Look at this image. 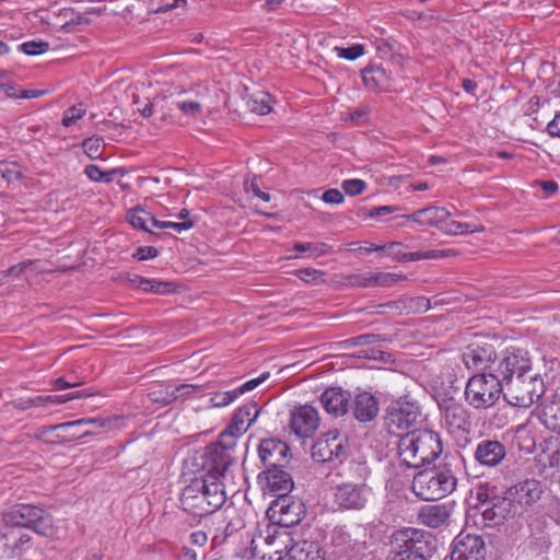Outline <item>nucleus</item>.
<instances>
[{
    "instance_id": "obj_1",
    "label": "nucleus",
    "mask_w": 560,
    "mask_h": 560,
    "mask_svg": "<svg viewBox=\"0 0 560 560\" xmlns=\"http://www.w3.org/2000/svg\"><path fill=\"white\" fill-rule=\"evenodd\" d=\"M205 476L197 477L187 485L180 497L183 510L196 517H203L220 509L226 495L223 490V480L228 478L229 470L223 476H217L210 470L209 458H205Z\"/></svg>"
},
{
    "instance_id": "obj_2",
    "label": "nucleus",
    "mask_w": 560,
    "mask_h": 560,
    "mask_svg": "<svg viewBox=\"0 0 560 560\" xmlns=\"http://www.w3.org/2000/svg\"><path fill=\"white\" fill-rule=\"evenodd\" d=\"M260 410L255 401L241 406L233 415L230 424L220 433L218 442L207 446L205 458H209L210 470L217 476H223L233 458L229 451L233 450L237 440L256 421Z\"/></svg>"
},
{
    "instance_id": "obj_3",
    "label": "nucleus",
    "mask_w": 560,
    "mask_h": 560,
    "mask_svg": "<svg viewBox=\"0 0 560 560\" xmlns=\"http://www.w3.org/2000/svg\"><path fill=\"white\" fill-rule=\"evenodd\" d=\"M389 546L393 560H440L436 538L423 529L404 527L395 530Z\"/></svg>"
},
{
    "instance_id": "obj_4",
    "label": "nucleus",
    "mask_w": 560,
    "mask_h": 560,
    "mask_svg": "<svg viewBox=\"0 0 560 560\" xmlns=\"http://www.w3.org/2000/svg\"><path fill=\"white\" fill-rule=\"evenodd\" d=\"M442 451L441 436L431 430H417L401 434L398 442L400 460L409 468H420L432 463L440 457Z\"/></svg>"
},
{
    "instance_id": "obj_5",
    "label": "nucleus",
    "mask_w": 560,
    "mask_h": 560,
    "mask_svg": "<svg viewBox=\"0 0 560 560\" xmlns=\"http://www.w3.org/2000/svg\"><path fill=\"white\" fill-rule=\"evenodd\" d=\"M456 487V469L447 458L432 468L420 470L411 482L415 495L424 501L441 500L453 493Z\"/></svg>"
},
{
    "instance_id": "obj_6",
    "label": "nucleus",
    "mask_w": 560,
    "mask_h": 560,
    "mask_svg": "<svg viewBox=\"0 0 560 560\" xmlns=\"http://www.w3.org/2000/svg\"><path fill=\"white\" fill-rule=\"evenodd\" d=\"M504 384L494 373H476L468 378L465 386L467 404L477 410L493 407L503 396Z\"/></svg>"
},
{
    "instance_id": "obj_7",
    "label": "nucleus",
    "mask_w": 560,
    "mask_h": 560,
    "mask_svg": "<svg viewBox=\"0 0 560 560\" xmlns=\"http://www.w3.org/2000/svg\"><path fill=\"white\" fill-rule=\"evenodd\" d=\"M504 400L516 407L527 408L537 401L545 393L542 378L530 372L515 376L504 384Z\"/></svg>"
},
{
    "instance_id": "obj_8",
    "label": "nucleus",
    "mask_w": 560,
    "mask_h": 560,
    "mask_svg": "<svg viewBox=\"0 0 560 560\" xmlns=\"http://www.w3.org/2000/svg\"><path fill=\"white\" fill-rule=\"evenodd\" d=\"M4 514L8 522L22 526L26 532L32 529L42 536H51L55 533L52 516L39 506L18 504Z\"/></svg>"
},
{
    "instance_id": "obj_9",
    "label": "nucleus",
    "mask_w": 560,
    "mask_h": 560,
    "mask_svg": "<svg viewBox=\"0 0 560 560\" xmlns=\"http://www.w3.org/2000/svg\"><path fill=\"white\" fill-rule=\"evenodd\" d=\"M372 498V488L364 482L346 481L334 489V504L338 511H362Z\"/></svg>"
},
{
    "instance_id": "obj_10",
    "label": "nucleus",
    "mask_w": 560,
    "mask_h": 560,
    "mask_svg": "<svg viewBox=\"0 0 560 560\" xmlns=\"http://www.w3.org/2000/svg\"><path fill=\"white\" fill-rule=\"evenodd\" d=\"M2 520L3 522L0 524V557L14 559L26 551L32 538L22 526L8 522L5 514Z\"/></svg>"
},
{
    "instance_id": "obj_11",
    "label": "nucleus",
    "mask_w": 560,
    "mask_h": 560,
    "mask_svg": "<svg viewBox=\"0 0 560 560\" xmlns=\"http://www.w3.org/2000/svg\"><path fill=\"white\" fill-rule=\"evenodd\" d=\"M460 358L467 369L477 373H494L499 359L494 346L483 340L467 346Z\"/></svg>"
},
{
    "instance_id": "obj_12",
    "label": "nucleus",
    "mask_w": 560,
    "mask_h": 560,
    "mask_svg": "<svg viewBox=\"0 0 560 560\" xmlns=\"http://www.w3.org/2000/svg\"><path fill=\"white\" fill-rule=\"evenodd\" d=\"M438 405L442 413V423L448 433L463 435L470 431V413L463 404L453 397H443L438 400Z\"/></svg>"
},
{
    "instance_id": "obj_13",
    "label": "nucleus",
    "mask_w": 560,
    "mask_h": 560,
    "mask_svg": "<svg viewBox=\"0 0 560 560\" xmlns=\"http://www.w3.org/2000/svg\"><path fill=\"white\" fill-rule=\"evenodd\" d=\"M419 417L420 408L416 402L399 398L387 407L385 422L390 433L400 435L398 431L411 428Z\"/></svg>"
},
{
    "instance_id": "obj_14",
    "label": "nucleus",
    "mask_w": 560,
    "mask_h": 560,
    "mask_svg": "<svg viewBox=\"0 0 560 560\" xmlns=\"http://www.w3.org/2000/svg\"><path fill=\"white\" fill-rule=\"evenodd\" d=\"M268 514L282 527L298 525L305 516L304 503L292 495H279L268 509Z\"/></svg>"
},
{
    "instance_id": "obj_15",
    "label": "nucleus",
    "mask_w": 560,
    "mask_h": 560,
    "mask_svg": "<svg viewBox=\"0 0 560 560\" xmlns=\"http://www.w3.org/2000/svg\"><path fill=\"white\" fill-rule=\"evenodd\" d=\"M327 546L332 560H352L362 550V544L352 538L346 525H337L331 529Z\"/></svg>"
},
{
    "instance_id": "obj_16",
    "label": "nucleus",
    "mask_w": 560,
    "mask_h": 560,
    "mask_svg": "<svg viewBox=\"0 0 560 560\" xmlns=\"http://www.w3.org/2000/svg\"><path fill=\"white\" fill-rule=\"evenodd\" d=\"M530 372L533 371L529 359L523 354V351L521 349L509 348L503 352L502 357L498 359L494 374L498 375L503 384H506L509 380Z\"/></svg>"
},
{
    "instance_id": "obj_17",
    "label": "nucleus",
    "mask_w": 560,
    "mask_h": 560,
    "mask_svg": "<svg viewBox=\"0 0 560 560\" xmlns=\"http://www.w3.org/2000/svg\"><path fill=\"white\" fill-rule=\"evenodd\" d=\"M485 540L479 535L459 534L453 541L451 560H486Z\"/></svg>"
},
{
    "instance_id": "obj_18",
    "label": "nucleus",
    "mask_w": 560,
    "mask_h": 560,
    "mask_svg": "<svg viewBox=\"0 0 560 560\" xmlns=\"http://www.w3.org/2000/svg\"><path fill=\"white\" fill-rule=\"evenodd\" d=\"M319 427L318 411L310 406L302 405L291 411L290 428L299 438H311Z\"/></svg>"
},
{
    "instance_id": "obj_19",
    "label": "nucleus",
    "mask_w": 560,
    "mask_h": 560,
    "mask_svg": "<svg viewBox=\"0 0 560 560\" xmlns=\"http://www.w3.org/2000/svg\"><path fill=\"white\" fill-rule=\"evenodd\" d=\"M517 514V505L505 492L503 497L481 509L483 526L497 527Z\"/></svg>"
},
{
    "instance_id": "obj_20",
    "label": "nucleus",
    "mask_w": 560,
    "mask_h": 560,
    "mask_svg": "<svg viewBox=\"0 0 560 560\" xmlns=\"http://www.w3.org/2000/svg\"><path fill=\"white\" fill-rule=\"evenodd\" d=\"M345 454L343 441L335 432L319 436L312 446V457L318 463H330Z\"/></svg>"
},
{
    "instance_id": "obj_21",
    "label": "nucleus",
    "mask_w": 560,
    "mask_h": 560,
    "mask_svg": "<svg viewBox=\"0 0 560 560\" xmlns=\"http://www.w3.org/2000/svg\"><path fill=\"white\" fill-rule=\"evenodd\" d=\"M258 455L266 469L284 466L290 455L289 445L278 439H265L260 441Z\"/></svg>"
},
{
    "instance_id": "obj_22",
    "label": "nucleus",
    "mask_w": 560,
    "mask_h": 560,
    "mask_svg": "<svg viewBox=\"0 0 560 560\" xmlns=\"http://www.w3.org/2000/svg\"><path fill=\"white\" fill-rule=\"evenodd\" d=\"M506 456V448L498 440H481L474 452L475 460L481 466L497 467Z\"/></svg>"
},
{
    "instance_id": "obj_23",
    "label": "nucleus",
    "mask_w": 560,
    "mask_h": 560,
    "mask_svg": "<svg viewBox=\"0 0 560 560\" xmlns=\"http://www.w3.org/2000/svg\"><path fill=\"white\" fill-rule=\"evenodd\" d=\"M505 492L516 505L530 506L540 499L542 487L540 481L527 479L509 488Z\"/></svg>"
},
{
    "instance_id": "obj_24",
    "label": "nucleus",
    "mask_w": 560,
    "mask_h": 560,
    "mask_svg": "<svg viewBox=\"0 0 560 560\" xmlns=\"http://www.w3.org/2000/svg\"><path fill=\"white\" fill-rule=\"evenodd\" d=\"M351 395L340 387L326 388L320 395L324 409L335 417L345 416L349 410Z\"/></svg>"
},
{
    "instance_id": "obj_25",
    "label": "nucleus",
    "mask_w": 560,
    "mask_h": 560,
    "mask_svg": "<svg viewBox=\"0 0 560 560\" xmlns=\"http://www.w3.org/2000/svg\"><path fill=\"white\" fill-rule=\"evenodd\" d=\"M451 509L447 504H428L418 511V521L420 524L430 528H440L448 524Z\"/></svg>"
},
{
    "instance_id": "obj_26",
    "label": "nucleus",
    "mask_w": 560,
    "mask_h": 560,
    "mask_svg": "<svg viewBox=\"0 0 560 560\" xmlns=\"http://www.w3.org/2000/svg\"><path fill=\"white\" fill-rule=\"evenodd\" d=\"M283 467L269 468L262 472L269 491L277 498L279 495H289L294 486L291 475Z\"/></svg>"
},
{
    "instance_id": "obj_27",
    "label": "nucleus",
    "mask_w": 560,
    "mask_h": 560,
    "mask_svg": "<svg viewBox=\"0 0 560 560\" xmlns=\"http://www.w3.org/2000/svg\"><path fill=\"white\" fill-rule=\"evenodd\" d=\"M362 79L368 90L386 91L390 88L392 78L386 70L377 65H370L362 70Z\"/></svg>"
},
{
    "instance_id": "obj_28",
    "label": "nucleus",
    "mask_w": 560,
    "mask_h": 560,
    "mask_svg": "<svg viewBox=\"0 0 560 560\" xmlns=\"http://www.w3.org/2000/svg\"><path fill=\"white\" fill-rule=\"evenodd\" d=\"M352 411L357 420L361 422L371 421L378 413V401L372 394L363 392L355 396Z\"/></svg>"
},
{
    "instance_id": "obj_29",
    "label": "nucleus",
    "mask_w": 560,
    "mask_h": 560,
    "mask_svg": "<svg viewBox=\"0 0 560 560\" xmlns=\"http://www.w3.org/2000/svg\"><path fill=\"white\" fill-rule=\"evenodd\" d=\"M451 217V213L443 207H427L406 215L408 220H412L421 226H439L444 219Z\"/></svg>"
},
{
    "instance_id": "obj_30",
    "label": "nucleus",
    "mask_w": 560,
    "mask_h": 560,
    "mask_svg": "<svg viewBox=\"0 0 560 560\" xmlns=\"http://www.w3.org/2000/svg\"><path fill=\"white\" fill-rule=\"evenodd\" d=\"M127 282L131 288L141 290L143 292L168 294L175 291V285L173 282L148 279L138 275L128 276Z\"/></svg>"
},
{
    "instance_id": "obj_31",
    "label": "nucleus",
    "mask_w": 560,
    "mask_h": 560,
    "mask_svg": "<svg viewBox=\"0 0 560 560\" xmlns=\"http://www.w3.org/2000/svg\"><path fill=\"white\" fill-rule=\"evenodd\" d=\"M352 284L361 285V287H389L393 283L401 281L405 279V276L390 273V272H378V273H369L365 276H354Z\"/></svg>"
},
{
    "instance_id": "obj_32",
    "label": "nucleus",
    "mask_w": 560,
    "mask_h": 560,
    "mask_svg": "<svg viewBox=\"0 0 560 560\" xmlns=\"http://www.w3.org/2000/svg\"><path fill=\"white\" fill-rule=\"evenodd\" d=\"M106 420L105 419H102V418H82V419H79V420H74V421H70V422H63V423H59V424H56V425H48V427H43L40 429H38V431L35 433V438L37 440H42L44 441L45 440V436L47 433L49 432H52V431H69L71 429H74L77 427H83V425H86V424H96L98 427H104L106 424Z\"/></svg>"
},
{
    "instance_id": "obj_33",
    "label": "nucleus",
    "mask_w": 560,
    "mask_h": 560,
    "mask_svg": "<svg viewBox=\"0 0 560 560\" xmlns=\"http://www.w3.org/2000/svg\"><path fill=\"white\" fill-rule=\"evenodd\" d=\"M272 96L265 91H257L248 96L247 107L258 115H267L271 112Z\"/></svg>"
},
{
    "instance_id": "obj_34",
    "label": "nucleus",
    "mask_w": 560,
    "mask_h": 560,
    "mask_svg": "<svg viewBox=\"0 0 560 560\" xmlns=\"http://www.w3.org/2000/svg\"><path fill=\"white\" fill-rule=\"evenodd\" d=\"M439 229L445 234L450 235H463L468 233L480 232L483 230V226L471 225L469 223L451 220L450 217L444 219V222L441 223Z\"/></svg>"
},
{
    "instance_id": "obj_35",
    "label": "nucleus",
    "mask_w": 560,
    "mask_h": 560,
    "mask_svg": "<svg viewBox=\"0 0 560 560\" xmlns=\"http://www.w3.org/2000/svg\"><path fill=\"white\" fill-rule=\"evenodd\" d=\"M501 497L502 495L499 493L497 486L492 485L491 482H480L476 487V500L478 501V508L480 510L493 501H497Z\"/></svg>"
},
{
    "instance_id": "obj_36",
    "label": "nucleus",
    "mask_w": 560,
    "mask_h": 560,
    "mask_svg": "<svg viewBox=\"0 0 560 560\" xmlns=\"http://www.w3.org/2000/svg\"><path fill=\"white\" fill-rule=\"evenodd\" d=\"M541 421L549 430L560 434V402L553 401L542 410Z\"/></svg>"
},
{
    "instance_id": "obj_37",
    "label": "nucleus",
    "mask_w": 560,
    "mask_h": 560,
    "mask_svg": "<svg viewBox=\"0 0 560 560\" xmlns=\"http://www.w3.org/2000/svg\"><path fill=\"white\" fill-rule=\"evenodd\" d=\"M148 398L154 402L160 404L162 406H167L175 401L174 392H172L171 385H156L155 387L151 388L148 393Z\"/></svg>"
},
{
    "instance_id": "obj_38",
    "label": "nucleus",
    "mask_w": 560,
    "mask_h": 560,
    "mask_svg": "<svg viewBox=\"0 0 560 560\" xmlns=\"http://www.w3.org/2000/svg\"><path fill=\"white\" fill-rule=\"evenodd\" d=\"M149 218L150 212L139 207L129 210L127 213V220L133 228L152 233L149 225Z\"/></svg>"
},
{
    "instance_id": "obj_39",
    "label": "nucleus",
    "mask_w": 560,
    "mask_h": 560,
    "mask_svg": "<svg viewBox=\"0 0 560 560\" xmlns=\"http://www.w3.org/2000/svg\"><path fill=\"white\" fill-rule=\"evenodd\" d=\"M293 248L300 253H306L308 257H320L331 252V246L326 243H295Z\"/></svg>"
},
{
    "instance_id": "obj_40",
    "label": "nucleus",
    "mask_w": 560,
    "mask_h": 560,
    "mask_svg": "<svg viewBox=\"0 0 560 560\" xmlns=\"http://www.w3.org/2000/svg\"><path fill=\"white\" fill-rule=\"evenodd\" d=\"M456 255L457 252L454 249H431L424 252H413L409 255V260L416 261L422 259H440Z\"/></svg>"
},
{
    "instance_id": "obj_41",
    "label": "nucleus",
    "mask_w": 560,
    "mask_h": 560,
    "mask_svg": "<svg viewBox=\"0 0 560 560\" xmlns=\"http://www.w3.org/2000/svg\"><path fill=\"white\" fill-rule=\"evenodd\" d=\"M84 153L91 159V160H97L102 158L104 143L103 138L101 137H90L85 139L82 143Z\"/></svg>"
},
{
    "instance_id": "obj_42",
    "label": "nucleus",
    "mask_w": 560,
    "mask_h": 560,
    "mask_svg": "<svg viewBox=\"0 0 560 560\" xmlns=\"http://www.w3.org/2000/svg\"><path fill=\"white\" fill-rule=\"evenodd\" d=\"M295 276L307 284L325 282V272L315 268H302L295 271Z\"/></svg>"
},
{
    "instance_id": "obj_43",
    "label": "nucleus",
    "mask_w": 560,
    "mask_h": 560,
    "mask_svg": "<svg viewBox=\"0 0 560 560\" xmlns=\"http://www.w3.org/2000/svg\"><path fill=\"white\" fill-rule=\"evenodd\" d=\"M0 174L9 183L19 180L22 177L20 165L13 162H0Z\"/></svg>"
},
{
    "instance_id": "obj_44",
    "label": "nucleus",
    "mask_w": 560,
    "mask_h": 560,
    "mask_svg": "<svg viewBox=\"0 0 560 560\" xmlns=\"http://www.w3.org/2000/svg\"><path fill=\"white\" fill-rule=\"evenodd\" d=\"M84 114L85 108L82 103L73 105L63 113L62 125L65 127H70L82 118Z\"/></svg>"
},
{
    "instance_id": "obj_45",
    "label": "nucleus",
    "mask_w": 560,
    "mask_h": 560,
    "mask_svg": "<svg viewBox=\"0 0 560 560\" xmlns=\"http://www.w3.org/2000/svg\"><path fill=\"white\" fill-rule=\"evenodd\" d=\"M90 20L81 13L75 14V16L70 18L66 21L61 26L60 31L65 33H74L81 31V26L89 24Z\"/></svg>"
},
{
    "instance_id": "obj_46",
    "label": "nucleus",
    "mask_w": 560,
    "mask_h": 560,
    "mask_svg": "<svg viewBox=\"0 0 560 560\" xmlns=\"http://www.w3.org/2000/svg\"><path fill=\"white\" fill-rule=\"evenodd\" d=\"M85 175L93 182L109 183L113 179L112 173L103 172L97 165L90 164L84 168Z\"/></svg>"
},
{
    "instance_id": "obj_47",
    "label": "nucleus",
    "mask_w": 560,
    "mask_h": 560,
    "mask_svg": "<svg viewBox=\"0 0 560 560\" xmlns=\"http://www.w3.org/2000/svg\"><path fill=\"white\" fill-rule=\"evenodd\" d=\"M335 51L339 58L355 60L364 54V46L361 44H355L347 48L335 47Z\"/></svg>"
},
{
    "instance_id": "obj_48",
    "label": "nucleus",
    "mask_w": 560,
    "mask_h": 560,
    "mask_svg": "<svg viewBox=\"0 0 560 560\" xmlns=\"http://www.w3.org/2000/svg\"><path fill=\"white\" fill-rule=\"evenodd\" d=\"M238 397L236 389L229 392L215 393L211 397V404L213 407L222 408L229 406Z\"/></svg>"
},
{
    "instance_id": "obj_49",
    "label": "nucleus",
    "mask_w": 560,
    "mask_h": 560,
    "mask_svg": "<svg viewBox=\"0 0 560 560\" xmlns=\"http://www.w3.org/2000/svg\"><path fill=\"white\" fill-rule=\"evenodd\" d=\"M341 187L347 195L353 197L362 194L366 188V184L362 179L353 178L343 180Z\"/></svg>"
},
{
    "instance_id": "obj_50",
    "label": "nucleus",
    "mask_w": 560,
    "mask_h": 560,
    "mask_svg": "<svg viewBox=\"0 0 560 560\" xmlns=\"http://www.w3.org/2000/svg\"><path fill=\"white\" fill-rule=\"evenodd\" d=\"M21 50L30 56L43 54L49 49V44L43 40H30L20 46Z\"/></svg>"
},
{
    "instance_id": "obj_51",
    "label": "nucleus",
    "mask_w": 560,
    "mask_h": 560,
    "mask_svg": "<svg viewBox=\"0 0 560 560\" xmlns=\"http://www.w3.org/2000/svg\"><path fill=\"white\" fill-rule=\"evenodd\" d=\"M173 105H175L183 114L191 117L200 114L202 108L201 104L197 101H176L173 102Z\"/></svg>"
},
{
    "instance_id": "obj_52",
    "label": "nucleus",
    "mask_w": 560,
    "mask_h": 560,
    "mask_svg": "<svg viewBox=\"0 0 560 560\" xmlns=\"http://www.w3.org/2000/svg\"><path fill=\"white\" fill-rule=\"evenodd\" d=\"M0 92L8 97L18 98L19 90L13 81H11L4 72H0Z\"/></svg>"
},
{
    "instance_id": "obj_53",
    "label": "nucleus",
    "mask_w": 560,
    "mask_h": 560,
    "mask_svg": "<svg viewBox=\"0 0 560 560\" xmlns=\"http://www.w3.org/2000/svg\"><path fill=\"white\" fill-rule=\"evenodd\" d=\"M269 375H270L269 372H264L260 376L245 382L243 385H241L240 387L236 388L237 395L240 396L246 392L253 390L259 384L265 382L269 377Z\"/></svg>"
},
{
    "instance_id": "obj_54",
    "label": "nucleus",
    "mask_w": 560,
    "mask_h": 560,
    "mask_svg": "<svg viewBox=\"0 0 560 560\" xmlns=\"http://www.w3.org/2000/svg\"><path fill=\"white\" fill-rule=\"evenodd\" d=\"M69 400H71V397L69 394L39 396V399H37V401L40 402L42 407H45L48 405H60V404H65Z\"/></svg>"
},
{
    "instance_id": "obj_55",
    "label": "nucleus",
    "mask_w": 560,
    "mask_h": 560,
    "mask_svg": "<svg viewBox=\"0 0 560 560\" xmlns=\"http://www.w3.org/2000/svg\"><path fill=\"white\" fill-rule=\"evenodd\" d=\"M295 549L301 551V553H308L311 549H316V547L306 540L296 542L288 549L285 557L279 558L278 560H291V556H293Z\"/></svg>"
},
{
    "instance_id": "obj_56",
    "label": "nucleus",
    "mask_w": 560,
    "mask_h": 560,
    "mask_svg": "<svg viewBox=\"0 0 560 560\" xmlns=\"http://www.w3.org/2000/svg\"><path fill=\"white\" fill-rule=\"evenodd\" d=\"M397 210L394 206H380V207H373L369 210L363 209V214L368 215L370 218H377L382 215H387L390 213H394Z\"/></svg>"
},
{
    "instance_id": "obj_57",
    "label": "nucleus",
    "mask_w": 560,
    "mask_h": 560,
    "mask_svg": "<svg viewBox=\"0 0 560 560\" xmlns=\"http://www.w3.org/2000/svg\"><path fill=\"white\" fill-rule=\"evenodd\" d=\"M39 396L20 398L13 401V406L20 410H27L35 407H42L40 402L37 401Z\"/></svg>"
},
{
    "instance_id": "obj_58",
    "label": "nucleus",
    "mask_w": 560,
    "mask_h": 560,
    "mask_svg": "<svg viewBox=\"0 0 560 560\" xmlns=\"http://www.w3.org/2000/svg\"><path fill=\"white\" fill-rule=\"evenodd\" d=\"M322 200L326 203L340 205L345 198L340 190L331 188L323 194Z\"/></svg>"
},
{
    "instance_id": "obj_59",
    "label": "nucleus",
    "mask_w": 560,
    "mask_h": 560,
    "mask_svg": "<svg viewBox=\"0 0 560 560\" xmlns=\"http://www.w3.org/2000/svg\"><path fill=\"white\" fill-rule=\"evenodd\" d=\"M159 255V250L153 246H141L139 247L133 257L138 260H147L155 258Z\"/></svg>"
},
{
    "instance_id": "obj_60",
    "label": "nucleus",
    "mask_w": 560,
    "mask_h": 560,
    "mask_svg": "<svg viewBox=\"0 0 560 560\" xmlns=\"http://www.w3.org/2000/svg\"><path fill=\"white\" fill-rule=\"evenodd\" d=\"M81 427H77L74 429H71L69 431H61L62 434H59L58 438H60L63 441H74L84 438L85 435L91 434L89 430L81 431Z\"/></svg>"
},
{
    "instance_id": "obj_61",
    "label": "nucleus",
    "mask_w": 560,
    "mask_h": 560,
    "mask_svg": "<svg viewBox=\"0 0 560 560\" xmlns=\"http://www.w3.org/2000/svg\"><path fill=\"white\" fill-rule=\"evenodd\" d=\"M81 385V382L77 381L74 376H70L69 380L65 377H58L52 382V386L57 390L73 388Z\"/></svg>"
},
{
    "instance_id": "obj_62",
    "label": "nucleus",
    "mask_w": 560,
    "mask_h": 560,
    "mask_svg": "<svg viewBox=\"0 0 560 560\" xmlns=\"http://www.w3.org/2000/svg\"><path fill=\"white\" fill-rule=\"evenodd\" d=\"M385 246H386L385 249H388L389 255L396 257L397 259L409 260V255L411 253H402L401 249H402L404 245L401 243L393 242V243H389V244H387Z\"/></svg>"
},
{
    "instance_id": "obj_63",
    "label": "nucleus",
    "mask_w": 560,
    "mask_h": 560,
    "mask_svg": "<svg viewBox=\"0 0 560 560\" xmlns=\"http://www.w3.org/2000/svg\"><path fill=\"white\" fill-rule=\"evenodd\" d=\"M377 339L376 335L373 334H364L353 338L348 339L346 342L352 346H363L374 342Z\"/></svg>"
},
{
    "instance_id": "obj_64",
    "label": "nucleus",
    "mask_w": 560,
    "mask_h": 560,
    "mask_svg": "<svg viewBox=\"0 0 560 560\" xmlns=\"http://www.w3.org/2000/svg\"><path fill=\"white\" fill-rule=\"evenodd\" d=\"M546 131L551 137L560 138V113L556 114L553 119L548 122Z\"/></svg>"
}]
</instances>
